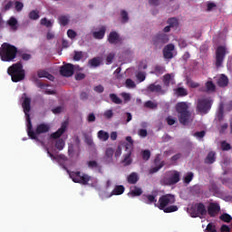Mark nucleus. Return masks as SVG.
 Here are the masks:
<instances>
[{"instance_id": "obj_46", "label": "nucleus", "mask_w": 232, "mask_h": 232, "mask_svg": "<svg viewBox=\"0 0 232 232\" xmlns=\"http://www.w3.org/2000/svg\"><path fill=\"white\" fill-rule=\"evenodd\" d=\"M40 23L43 26H46V28H52V26H53L52 21L48 20L47 18H42Z\"/></svg>"}, {"instance_id": "obj_60", "label": "nucleus", "mask_w": 232, "mask_h": 232, "mask_svg": "<svg viewBox=\"0 0 232 232\" xmlns=\"http://www.w3.org/2000/svg\"><path fill=\"white\" fill-rule=\"evenodd\" d=\"M194 137H197V139H204V137H206V130L196 131Z\"/></svg>"}, {"instance_id": "obj_1", "label": "nucleus", "mask_w": 232, "mask_h": 232, "mask_svg": "<svg viewBox=\"0 0 232 232\" xmlns=\"http://www.w3.org/2000/svg\"><path fill=\"white\" fill-rule=\"evenodd\" d=\"M17 53H21V51L17 50L15 45L8 43L2 44L0 47V57L4 63H12L17 57Z\"/></svg>"}, {"instance_id": "obj_50", "label": "nucleus", "mask_w": 232, "mask_h": 232, "mask_svg": "<svg viewBox=\"0 0 232 232\" xmlns=\"http://www.w3.org/2000/svg\"><path fill=\"white\" fill-rule=\"evenodd\" d=\"M143 160H150L151 157V151L150 150H145L141 152Z\"/></svg>"}, {"instance_id": "obj_9", "label": "nucleus", "mask_w": 232, "mask_h": 232, "mask_svg": "<svg viewBox=\"0 0 232 232\" xmlns=\"http://www.w3.org/2000/svg\"><path fill=\"white\" fill-rule=\"evenodd\" d=\"M152 43L157 48H162L164 44L169 43V35L165 33L158 34L152 38Z\"/></svg>"}, {"instance_id": "obj_64", "label": "nucleus", "mask_w": 232, "mask_h": 232, "mask_svg": "<svg viewBox=\"0 0 232 232\" xmlns=\"http://www.w3.org/2000/svg\"><path fill=\"white\" fill-rule=\"evenodd\" d=\"M103 116L105 117V119H111V117H113V111L112 110L105 111V112L103 113Z\"/></svg>"}, {"instance_id": "obj_42", "label": "nucleus", "mask_w": 232, "mask_h": 232, "mask_svg": "<svg viewBox=\"0 0 232 232\" xmlns=\"http://www.w3.org/2000/svg\"><path fill=\"white\" fill-rule=\"evenodd\" d=\"M64 140L63 139H59L55 142V148L58 149L59 151H63V150H64Z\"/></svg>"}, {"instance_id": "obj_43", "label": "nucleus", "mask_w": 232, "mask_h": 232, "mask_svg": "<svg viewBox=\"0 0 232 232\" xmlns=\"http://www.w3.org/2000/svg\"><path fill=\"white\" fill-rule=\"evenodd\" d=\"M113 153H115V150H113L111 148H108L105 150V159H107L109 161L113 159Z\"/></svg>"}, {"instance_id": "obj_11", "label": "nucleus", "mask_w": 232, "mask_h": 232, "mask_svg": "<svg viewBox=\"0 0 232 232\" xmlns=\"http://www.w3.org/2000/svg\"><path fill=\"white\" fill-rule=\"evenodd\" d=\"M163 182L166 186H175L180 182V172L174 170L169 178H165Z\"/></svg>"}, {"instance_id": "obj_49", "label": "nucleus", "mask_w": 232, "mask_h": 232, "mask_svg": "<svg viewBox=\"0 0 232 232\" xmlns=\"http://www.w3.org/2000/svg\"><path fill=\"white\" fill-rule=\"evenodd\" d=\"M193 177H195V174H193V172H188V174L184 178L185 184H189V182L193 180Z\"/></svg>"}, {"instance_id": "obj_25", "label": "nucleus", "mask_w": 232, "mask_h": 232, "mask_svg": "<svg viewBox=\"0 0 232 232\" xmlns=\"http://www.w3.org/2000/svg\"><path fill=\"white\" fill-rule=\"evenodd\" d=\"M206 92L208 93H215L217 92V85L213 82V81H207L205 83Z\"/></svg>"}, {"instance_id": "obj_26", "label": "nucleus", "mask_w": 232, "mask_h": 232, "mask_svg": "<svg viewBox=\"0 0 232 232\" xmlns=\"http://www.w3.org/2000/svg\"><path fill=\"white\" fill-rule=\"evenodd\" d=\"M127 180L129 184H137V182H139V174H137V172L130 173Z\"/></svg>"}, {"instance_id": "obj_48", "label": "nucleus", "mask_w": 232, "mask_h": 232, "mask_svg": "<svg viewBox=\"0 0 232 232\" xmlns=\"http://www.w3.org/2000/svg\"><path fill=\"white\" fill-rule=\"evenodd\" d=\"M171 82V74L167 73L163 76V84L164 86H169V83Z\"/></svg>"}, {"instance_id": "obj_17", "label": "nucleus", "mask_w": 232, "mask_h": 232, "mask_svg": "<svg viewBox=\"0 0 232 232\" xmlns=\"http://www.w3.org/2000/svg\"><path fill=\"white\" fill-rule=\"evenodd\" d=\"M108 41L110 44H117L118 43H121V39L117 32L112 31L108 35Z\"/></svg>"}, {"instance_id": "obj_22", "label": "nucleus", "mask_w": 232, "mask_h": 232, "mask_svg": "<svg viewBox=\"0 0 232 232\" xmlns=\"http://www.w3.org/2000/svg\"><path fill=\"white\" fill-rule=\"evenodd\" d=\"M50 131V125L46 123H41L37 125L36 128V134L41 135L42 133H48Z\"/></svg>"}, {"instance_id": "obj_56", "label": "nucleus", "mask_w": 232, "mask_h": 232, "mask_svg": "<svg viewBox=\"0 0 232 232\" xmlns=\"http://www.w3.org/2000/svg\"><path fill=\"white\" fill-rule=\"evenodd\" d=\"M221 150L223 151H229V150H231V144L226 142V141H223L221 143Z\"/></svg>"}, {"instance_id": "obj_44", "label": "nucleus", "mask_w": 232, "mask_h": 232, "mask_svg": "<svg viewBox=\"0 0 232 232\" xmlns=\"http://www.w3.org/2000/svg\"><path fill=\"white\" fill-rule=\"evenodd\" d=\"M145 108H149L150 110H155L158 108L159 104L153 102L152 101H147L144 103Z\"/></svg>"}, {"instance_id": "obj_13", "label": "nucleus", "mask_w": 232, "mask_h": 232, "mask_svg": "<svg viewBox=\"0 0 232 232\" xmlns=\"http://www.w3.org/2000/svg\"><path fill=\"white\" fill-rule=\"evenodd\" d=\"M220 213V205L218 203L211 202L208 207V215L214 218Z\"/></svg>"}, {"instance_id": "obj_28", "label": "nucleus", "mask_w": 232, "mask_h": 232, "mask_svg": "<svg viewBox=\"0 0 232 232\" xmlns=\"http://www.w3.org/2000/svg\"><path fill=\"white\" fill-rule=\"evenodd\" d=\"M124 191H125L124 186L116 185L111 193V197H112V195H122V193H124Z\"/></svg>"}, {"instance_id": "obj_7", "label": "nucleus", "mask_w": 232, "mask_h": 232, "mask_svg": "<svg viewBox=\"0 0 232 232\" xmlns=\"http://www.w3.org/2000/svg\"><path fill=\"white\" fill-rule=\"evenodd\" d=\"M227 53V48L224 45H218L216 49V68H221L224 64V60L226 59V54Z\"/></svg>"}, {"instance_id": "obj_33", "label": "nucleus", "mask_w": 232, "mask_h": 232, "mask_svg": "<svg viewBox=\"0 0 232 232\" xmlns=\"http://www.w3.org/2000/svg\"><path fill=\"white\" fill-rule=\"evenodd\" d=\"M59 24H62V26H66L68 23H70V16L68 15H61L58 17Z\"/></svg>"}, {"instance_id": "obj_27", "label": "nucleus", "mask_w": 232, "mask_h": 232, "mask_svg": "<svg viewBox=\"0 0 232 232\" xmlns=\"http://www.w3.org/2000/svg\"><path fill=\"white\" fill-rule=\"evenodd\" d=\"M166 72V67L162 66V65H155L154 67V71L151 72V73H154V75H157V77H159V75H162V73Z\"/></svg>"}, {"instance_id": "obj_8", "label": "nucleus", "mask_w": 232, "mask_h": 232, "mask_svg": "<svg viewBox=\"0 0 232 232\" xmlns=\"http://www.w3.org/2000/svg\"><path fill=\"white\" fill-rule=\"evenodd\" d=\"M176 201L175 195L173 194H166L160 197L158 201V208L159 209L162 210L164 208H168Z\"/></svg>"}, {"instance_id": "obj_19", "label": "nucleus", "mask_w": 232, "mask_h": 232, "mask_svg": "<svg viewBox=\"0 0 232 232\" xmlns=\"http://www.w3.org/2000/svg\"><path fill=\"white\" fill-rule=\"evenodd\" d=\"M217 84L219 88H227V84H229V78L226 74H221L218 79Z\"/></svg>"}, {"instance_id": "obj_53", "label": "nucleus", "mask_w": 232, "mask_h": 232, "mask_svg": "<svg viewBox=\"0 0 232 232\" xmlns=\"http://www.w3.org/2000/svg\"><path fill=\"white\" fill-rule=\"evenodd\" d=\"M17 55H20L23 61H30V59H32V54L26 53H22L21 51H20V53H17Z\"/></svg>"}, {"instance_id": "obj_16", "label": "nucleus", "mask_w": 232, "mask_h": 232, "mask_svg": "<svg viewBox=\"0 0 232 232\" xmlns=\"http://www.w3.org/2000/svg\"><path fill=\"white\" fill-rule=\"evenodd\" d=\"M141 201H143L144 204H148V205L155 204V206L158 208L157 196L155 195L143 194L141 196Z\"/></svg>"}, {"instance_id": "obj_18", "label": "nucleus", "mask_w": 232, "mask_h": 232, "mask_svg": "<svg viewBox=\"0 0 232 232\" xmlns=\"http://www.w3.org/2000/svg\"><path fill=\"white\" fill-rule=\"evenodd\" d=\"M66 128H68V124L66 122H63L60 129H58L55 132L51 134V139H60V137L65 133Z\"/></svg>"}, {"instance_id": "obj_12", "label": "nucleus", "mask_w": 232, "mask_h": 232, "mask_svg": "<svg viewBox=\"0 0 232 232\" xmlns=\"http://www.w3.org/2000/svg\"><path fill=\"white\" fill-rule=\"evenodd\" d=\"M22 108L25 115V121H30V111H32V99L25 97L22 102Z\"/></svg>"}, {"instance_id": "obj_55", "label": "nucleus", "mask_w": 232, "mask_h": 232, "mask_svg": "<svg viewBox=\"0 0 232 232\" xmlns=\"http://www.w3.org/2000/svg\"><path fill=\"white\" fill-rule=\"evenodd\" d=\"M82 57V51H74L73 61H81Z\"/></svg>"}, {"instance_id": "obj_15", "label": "nucleus", "mask_w": 232, "mask_h": 232, "mask_svg": "<svg viewBox=\"0 0 232 232\" xmlns=\"http://www.w3.org/2000/svg\"><path fill=\"white\" fill-rule=\"evenodd\" d=\"M175 50V44H169L163 48L164 59H173V51Z\"/></svg>"}, {"instance_id": "obj_2", "label": "nucleus", "mask_w": 232, "mask_h": 232, "mask_svg": "<svg viewBox=\"0 0 232 232\" xmlns=\"http://www.w3.org/2000/svg\"><path fill=\"white\" fill-rule=\"evenodd\" d=\"M176 111L178 119L183 126H188L191 119V112L189 111V103L188 102H179L176 104Z\"/></svg>"}, {"instance_id": "obj_54", "label": "nucleus", "mask_w": 232, "mask_h": 232, "mask_svg": "<svg viewBox=\"0 0 232 232\" xmlns=\"http://www.w3.org/2000/svg\"><path fill=\"white\" fill-rule=\"evenodd\" d=\"M14 8L16 12H22L23 8H24V5L22 2L16 1L14 2Z\"/></svg>"}, {"instance_id": "obj_36", "label": "nucleus", "mask_w": 232, "mask_h": 232, "mask_svg": "<svg viewBox=\"0 0 232 232\" xmlns=\"http://www.w3.org/2000/svg\"><path fill=\"white\" fill-rule=\"evenodd\" d=\"M217 119L218 122H221V121H224V104L219 105L218 111L217 114Z\"/></svg>"}, {"instance_id": "obj_3", "label": "nucleus", "mask_w": 232, "mask_h": 232, "mask_svg": "<svg viewBox=\"0 0 232 232\" xmlns=\"http://www.w3.org/2000/svg\"><path fill=\"white\" fill-rule=\"evenodd\" d=\"M7 73L10 75L13 82H21V81H24V78L26 77V72L23 68V63L21 62L9 66Z\"/></svg>"}, {"instance_id": "obj_34", "label": "nucleus", "mask_w": 232, "mask_h": 232, "mask_svg": "<svg viewBox=\"0 0 232 232\" xmlns=\"http://www.w3.org/2000/svg\"><path fill=\"white\" fill-rule=\"evenodd\" d=\"M109 97L113 104H122V100L117 94L111 93Z\"/></svg>"}, {"instance_id": "obj_52", "label": "nucleus", "mask_w": 232, "mask_h": 232, "mask_svg": "<svg viewBox=\"0 0 232 232\" xmlns=\"http://www.w3.org/2000/svg\"><path fill=\"white\" fill-rule=\"evenodd\" d=\"M121 15L122 23H128V21H130V17L128 16V12H126L125 10L121 11Z\"/></svg>"}, {"instance_id": "obj_4", "label": "nucleus", "mask_w": 232, "mask_h": 232, "mask_svg": "<svg viewBox=\"0 0 232 232\" xmlns=\"http://www.w3.org/2000/svg\"><path fill=\"white\" fill-rule=\"evenodd\" d=\"M213 106V99L211 98H199L197 101L196 111L199 115H208L211 111Z\"/></svg>"}, {"instance_id": "obj_58", "label": "nucleus", "mask_w": 232, "mask_h": 232, "mask_svg": "<svg viewBox=\"0 0 232 232\" xmlns=\"http://www.w3.org/2000/svg\"><path fill=\"white\" fill-rule=\"evenodd\" d=\"M166 121H167V124H169V126H173V124L177 122V118H172L171 116H168L166 118Z\"/></svg>"}, {"instance_id": "obj_31", "label": "nucleus", "mask_w": 232, "mask_h": 232, "mask_svg": "<svg viewBox=\"0 0 232 232\" xmlns=\"http://www.w3.org/2000/svg\"><path fill=\"white\" fill-rule=\"evenodd\" d=\"M167 24H169L170 28H179V20L175 17L169 18Z\"/></svg>"}, {"instance_id": "obj_59", "label": "nucleus", "mask_w": 232, "mask_h": 232, "mask_svg": "<svg viewBox=\"0 0 232 232\" xmlns=\"http://www.w3.org/2000/svg\"><path fill=\"white\" fill-rule=\"evenodd\" d=\"M136 77L138 81H140V82H143V81H146V74L142 72H139Z\"/></svg>"}, {"instance_id": "obj_23", "label": "nucleus", "mask_w": 232, "mask_h": 232, "mask_svg": "<svg viewBox=\"0 0 232 232\" xmlns=\"http://www.w3.org/2000/svg\"><path fill=\"white\" fill-rule=\"evenodd\" d=\"M217 160V153L215 151H209L204 160L205 164H214Z\"/></svg>"}, {"instance_id": "obj_51", "label": "nucleus", "mask_w": 232, "mask_h": 232, "mask_svg": "<svg viewBox=\"0 0 232 232\" xmlns=\"http://www.w3.org/2000/svg\"><path fill=\"white\" fill-rule=\"evenodd\" d=\"M187 84L189 86V88H198V86H200V83L193 82L191 79L187 80Z\"/></svg>"}, {"instance_id": "obj_10", "label": "nucleus", "mask_w": 232, "mask_h": 232, "mask_svg": "<svg viewBox=\"0 0 232 232\" xmlns=\"http://www.w3.org/2000/svg\"><path fill=\"white\" fill-rule=\"evenodd\" d=\"M75 72V66L72 63H65L60 67V74L63 77H72Z\"/></svg>"}, {"instance_id": "obj_61", "label": "nucleus", "mask_w": 232, "mask_h": 232, "mask_svg": "<svg viewBox=\"0 0 232 232\" xmlns=\"http://www.w3.org/2000/svg\"><path fill=\"white\" fill-rule=\"evenodd\" d=\"M113 59H115V53H109L106 57L107 64H111V63H113Z\"/></svg>"}, {"instance_id": "obj_40", "label": "nucleus", "mask_w": 232, "mask_h": 232, "mask_svg": "<svg viewBox=\"0 0 232 232\" xmlns=\"http://www.w3.org/2000/svg\"><path fill=\"white\" fill-rule=\"evenodd\" d=\"M88 168H91V169H99V171H101V165H99V163H97V161L95 160H90L88 161Z\"/></svg>"}, {"instance_id": "obj_6", "label": "nucleus", "mask_w": 232, "mask_h": 232, "mask_svg": "<svg viewBox=\"0 0 232 232\" xmlns=\"http://www.w3.org/2000/svg\"><path fill=\"white\" fill-rule=\"evenodd\" d=\"M189 214L192 218H202L208 215V210L204 203H196L189 209Z\"/></svg>"}, {"instance_id": "obj_47", "label": "nucleus", "mask_w": 232, "mask_h": 232, "mask_svg": "<svg viewBox=\"0 0 232 232\" xmlns=\"http://www.w3.org/2000/svg\"><path fill=\"white\" fill-rule=\"evenodd\" d=\"M89 64H91V66H92L93 68H97V66H101V61L99 60V58H92L89 60Z\"/></svg>"}, {"instance_id": "obj_29", "label": "nucleus", "mask_w": 232, "mask_h": 232, "mask_svg": "<svg viewBox=\"0 0 232 232\" xmlns=\"http://www.w3.org/2000/svg\"><path fill=\"white\" fill-rule=\"evenodd\" d=\"M98 139L100 140H102V142H106V140H108V139H110V133H108L105 130H99L98 131Z\"/></svg>"}, {"instance_id": "obj_37", "label": "nucleus", "mask_w": 232, "mask_h": 232, "mask_svg": "<svg viewBox=\"0 0 232 232\" xmlns=\"http://www.w3.org/2000/svg\"><path fill=\"white\" fill-rule=\"evenodd\" d=\"M140 195H142V188L134 186L133 189L130 191V196L140 197Z\"/></svg>"}, {"instance_id": "obj_38", "label": "nucleus", "mask_w": 232, "mask_h": 232, "mask_svg": "<svg viewBox=\"0 0 232 232\" xmlns=\"http://www.w3.org/2000/svg\"><path fill=\"white\" fill-rule=\"evenodd\" d=\"M7 24L12 28V30H17V19H15V17H11L7 21Z\"/></svg>"}, {"instance_id": "obj_21", "label": "nucleus", "mask_w": 232, "mask_h": 232, "mask_svg": "<svg viewBox=\"0 0 232 232\" xmlns=\"http://www.w3.org/2000/svg\"><path fill=\"white\" fill-rule=\"evenodd\" d=\"M37 75L39 79H48L49 81H54L55 77L52 75L50 72H46L45 70H38Z\"/></svg>"}, {"instance_id": "obj_30", "label": "nucleus", "mask_w": 232, "mask_h": 232, "mask_svg": "<svg viewBox=\"0 0 232 232\" xmlns=\"http://www.w3.org/2000/svg\"><path fill=\"white\" fill-rule=\"evenodd\" d=\"M131 162H133V160H131V151H128L126 154H124L122 163L124 166H130Z\"/></svg>"}, {"instance_id": "obj_35", "label": "nucleus", "mask_w": 232, "mask_h": 232, "mask_svg": "<svg viewBox=\"0 0 232 232\" xmlns=\"http://www.w3.org/2000/svg\"><path fill=\"white\" fill-rule=\"evenodd\" d=\"M176 94L178 95V97H187L188 90L183 87H178L176 89Z\"/></svg>"}, {"instance_id": "obj_45", "label": "nucleus", "mask_w": 232, "mask_h": 232, "mask_svg": "<svg viewBox=\"0 0 232 232\" xmlns=\"http://www.w3.org/2000/svg\"><path fill=\"white\" fill-rule=\"evenodd\" d=\"M162 168H164V161H161L159 165H157L156 167L154 168H151L150 169V173L151 175H153V173H157V171H159L160 169H162Z\"/></svg>"}, {"instance_id": "obj_57", "label": "nucleus", "mask_w": 232, "mask_h": 232, "mask_svg": "<svg viewBox=\"0 0 232 232\" xmlns=\"http://www.w3.org/2000/svg\"><path fill=\"white\" fill-rule=\"evenodd\" d=\"M125 85L127 88H135V86H137L135 84V82L131 79H127L125 82Z\"/></svg>"}, {"instance_id": "obj_20", "label": "nucleus", "mask_w": 232, "mask_h": 232, "mask_svg": "<svg viewBox=\"0 0 232 232\" xmlns=\"http://www.w3.org/2000/svg\"><path fill=\"white\" fill-rule=\"evenodd\" d=\"M104 35H106V26L104 25H102L99 31L92 33L94 39H104Z\"/></svg>"}, {"instance_id": "obj_14", "label": "nucleus", "mask_w": 232, "mask_h": 232, "mask_svg": "<svg viewBox=\"0 0 232 232\" xmlns=\"http://www.w3.org/2000/svg\"><path fill=\"white\" fill-rule=\"evenodd\" d=\"M147 92H150L151 93H160V95H164V93H166V91L162 89V85L157 84V82L150 83L147 87Z\"/></svg>"}, {"instance_id": "obj_39", "label": "nucleus", "mask_w": 232, "mask_h": 232, "mask_svg": "<svg viewBox=\"0 0 232 232\" xmlns=\"http://www.w3.org/2000/svg\"><path fill=\"white\" fill-rule=\"evenodd\" d=\"M29 19H31L32 21H37V19H39L40 15H39V11L38 10H33L29 13L28 14Z\"/></svg>"}, {"instance_id": "obj_63", "label": "nucleus", "mask_w": 232, "mask_h": 232, "mask_svg": "<svg viewBox=\"0 0 232 232\" xmlns=\"http://www.w3.org/2000/svg\"><path fill=\"white\" fill-rule=\"evenodd\" d=\"M207 231L208 232H217V227H215V225H213V223H208L207 226Z\"/></svg>"}, {"instance_id": "obj_62", "label": "nucleus", "mask_w": 232, "mask_h": 232, "mask_svg": "<svg viewBox=\"0 0 232 232\" xmlns=\"http://www.w3.org/2000/svg\"><path fill=\"white\" fill-rule=\"evenodd\" d=\"M67 35L69 39H75V37H77V33L72 29H69L67 31Z\"/></svg>"}, {"instance_id": "obj_41", "label": "nucleus", "mask_w": 232, "mask_h": 232, "mask_svg": "<svg viewBox=\"0 0 232 232\" xmlns=\"http://www.w3.org/2000/svg\"><path fill=\"white\" fill-rule=\"evenodd\" d=\"M219 218H220V220H222L223 222H226L227 224H229V222H231V220H232L231 215H229L227 213H223L219 217Z\"/></svg>"}, {"instance_id": "obj_32", "label": "nucleus", "mask_w": 232, "mask_h": 232, "mask_svg": "<svg viewBox=\"0 0 232 232\" xmlns=\"http://www.w3.org/2000/svg\"><path fill=\"white\" fill-rule=\"evenodd\" d=\"M161 211H164V213H175V211H179V207L177 205H170L162 208Z\"/></svg>"}, {"instance_id": "obj_24", "label": "nucleus", "mask_w": 232, "mask_h": 232, "mask_svg": "<svg viewBox=\"0 0 232 232\" xmlns=\"http://www.w3.org/2000/svg\"><path fill=\"white\" fill-rule=\"evenodd\" d=\"M27 121V133L30 139H33V140H35L37 139V132L34 131L32 130V120H26Z\"/></svg>"}, {"instance_id": "obj_5", "label": "nucleus", "mask_w": 232, "mask_h": 232, "mask_svg": "<svg viewBox=\"0 0 232 232\" xmlns=\"http://www.w3.org/2000/svg\"><path fill=\"white\" fill-rule=\"evenodd\" d=\"M70 179L76 184H82V186L88 185V182L92 180V176L84 174L81 171H72L69 173Z\"/></svg>"}]
</instances>
